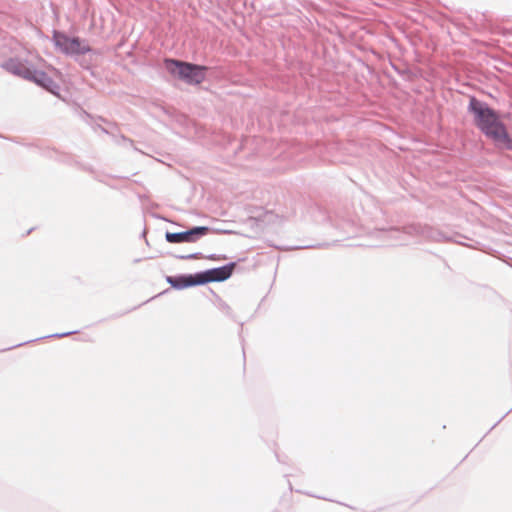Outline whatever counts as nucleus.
I'll return each instance as SVG.
<instances>
[{"label":"nucleus","mask_w":512,"mask_h":512,"mask_svg":"<svg viewBox=\"0 0 512 512\" xmlns=\"http://www.w3.org/2000/svg\"><path fill=\"white\" fill-rule=\"evenodd\" d=\"M469 108L474 114L477 127L487 137L498 146L510 147L511 141L507 130L494 110L476 98L470 99Z\"/></svg>","instance_id":"obj_1"},{"label":"nucleus","mask_w":512,"mask_h":512,"mask_svg":"<svg viewBox=\"0 0 512 512\" xmlns=\"http://www.w3.org/2000/svg\"><path fill=\"white\" fill-rule=\"evenodd\" d=\"M165 67L170 74L187 84L199 85L206 78L207 67L174 59L165 60Z\"/></svg>","instance_id":"obj_2"},{"label":"nucleus","mask_w":512,"mask_h":512,"mask_svg":"<svg viewBox=\"0 0 512 512\" xmlns=\"http://www.w3.org/2000/svg\"><path fill=\"white\" fill-rule=\"evenodd\" d=\"M3 67L10 73L19 76L23 79L32 81L37 85L43 87L51 93H55L57 85L54 81L43 71L32 70L23 62L18 59H9L5 62Z\"/></svg>","instance_id":"obj_3"},{"label":"nucleus","mask_w":512,"mask_h":512,"mask_svg":"<svg viewBox=\"0 0 512 512\" xmlns=\"http://www.w3.org/2000/svg\"><path fill=\"white\" fill-rule=\"evenodd\" d=\"M231 275V269L227 267H221L209 270L202 274L180 276V277H168L167 281L175 288L181 289L189 286L200 285L211 281H223L229 278Z\"/></svg>","instance_id":"obj_4"},{"label":"nucleus","mask_w":512,"mask_h":512,"mask_svg":"<svg viewBox=\"0 0 512 512\" xmlns=\"http://www.w3.org/2000/svg\"><path fill=\"white\" fill-rule=\"evenodd\" d=\"M53 40L55 45L66 54H84L90 51V47L79 38H70L67 35L54 32Z\"/></svg>","instance_id":"obj_5"},{"label":"nucleus","mask_w":512,"mask_h":512,"mask_svg":"<svg viewBox=\"0 0 512 512\" xmlns=\"http://www.w3.org/2000/svg\"><path fill=\"white\" fill-rule=\"evenodd\" d=\"M208 232V227H194L191 230L185 232L167 233L166 240L170 243L194 242L196 237L204 236Z\"/></svg>","instance_id":"obj_6"}]
</instances>
